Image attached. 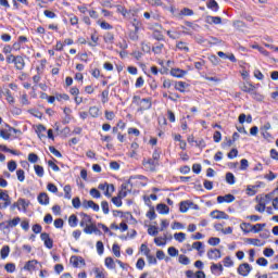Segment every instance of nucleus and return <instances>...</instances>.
<instances>
[{
	"label": "nucleus",
	"instance_id": "f257e3e1",
	"mask_svg": "<svg viewBox=\"0 0 278 278\" xmlns=\"http://www.w3.org/2000/svg\"><path fill=\"white\" fill-rule=\"evenodd\" d=\"M132 105L137 108V114H144L153 108V98H141L140 96L132 97Z\"/></svg>",
	"mask_w": 278,
	"mask_h": 278
},
{
	"label": "nucleus",
	"instance_id": "f03ea898",
	"mask_svg": "<svg viewBox=\"0 0 278 278\" xmlns=\"http://www.w3.org/2000/svg\"><path fill=\"white\" fill-rule=\"evenodd\" d=\"M162 29H164V27L159 23H155L151 28L152 38L154 40H157V42H165L166 41V38L164 37V34H162Z\"/></svg>",
	"mask_w": 278,
	"mask_h": 278
},
{
	"label": "nucleus",
	"instance_id": "7ed1b4c3",
	"mask_svg": "<svg viewBox=\"0 0 278 278\" xmlns=\"http://www.w3.org/2000/svg\"><path fill=\"white\" fill-rule=\"evenodd\" d=\"M0 201L1 210H5L12 205V199L10 198V194H8V191H0Z\"/></svg>",
	"mask_w": 278,
	"mask_h": 278
},
{
	"label": "nucleus",
	"instance_id": "20e7f679",
	"mask_svg": "<svg viewBox=\"0 0 278 278\" xmlns=\"http://www.w3.org/2000/svg\"><path fill=\"white\" fill-rule=\"evenodd\" d=\"M142 165L146 170L150 173H155V169L157 168V166H160V163H156L155 161H153V159H143Z\"/></svg>",
	"mask_w": 278,
	"mask_h": 278
},
{
	"label": "nucleus",
	"instance_id": "39448f33",
	"mask_svg": "<svg viewBox=\"0 0 278 278\" xmlns=\"http://www.w3.org/2000/svg\"><path fill=\"white\" fill-rule=\"evenodd\" d=\"M242 92H247L248 94H252L253 99H257V97H262L260 93L255 91V86L251 83H245L241 87Z\"/></svg>",
	"mask_w": 278,
	"mask_h": 278
},
{
	"label": "nucleus",
	"instance_id": "423d86ee",
	"mask_svg": "<svg viewBox=\"0 0 278 278\" xmlns=\"http://www.w3.org/2000/svg\"><path fill=\"white\" fill-rule=\"evenodd\" d=\"M253 270V267L249 265V263H242L239 265L237 273L241 275V277H249V274Z\"/></svg>",
	"mask_w": 278,
	"mask_h": 278
},
{
	"label": "nucleus",
	"instance_id": "0eeeda50",
	"mask_svg": "<svg viewBox=\"0 0 278 278\" xmlns=\"http://www.w3.org/2000/svg\"><path fill=\"white\" fill-rule=\"evenodd\" d=\"M169 75L176 77V79H184L188 75V71L175 67L170 70Z\"/></svg>",
	"mask_w": 278,
	"mask_h": 278
},
{
	"label": "nucleus",
	"instance_id": "6e6552de",
	"mask_svg": "<svg viewBox=\"0 0 278 278\" xmlns=\"http://www.w3.org/2000/svg\"><path fill=\"white\" fill-rule=\"evenodd\" d=\"M70 264H72L74 268H80V266H86V261L81 256H72Z\"/></svg>",
	"mask_w": 278,
	"mask_h": 278
},
{
	"label": "nucleus",
	"instance_id": "1a4fd4ad",
	"mask_svg": "<svg viewBox=\"0 0 278 278\" xmlns=\"http://www.w3.org/2000/svg\"><path fill=\"white\" fill-rule=\"evenodd\" d=\"M83 207H85V210H93V212H99L100 207L99 204L94 203V201L92 200H85L83 201Z\"/></svg>",
	"mask_w": 278,
	"mask_h": 278
},
{
	"label": "nucleus",
	"instance_id": "9d476101",
	"mask_svg": "<svg viewBox=\"0 0 278 278\" xmlns=\"http://www.w3.org/2000/svg\"><path fill=\"white\" fill-rule=\"evenodd\" d=\"M233 201H236V197L231 193L217 197V203H233Z\"/></svg>",
	"mask_w": 278,
	"mask_h": 278
},
{
	"label": "nucleus",
	"instance_id": "9b49d317",
	"mask_svg": "<svg viewBox=\"0 0 278 278\" xmlns=\"http://www.w3.org/2000/svg\"><path fill=\"white\" fill-rule=\"evenodd\" d=\"M13 64L16 71H23V68H25V59L21 55H16Z\"/></svg>",
	"mask_w": 278,
	"mask_h": 278
},
{
	"label": "nucleus",
	"instance_id": "f8f14e48",
	"mask_svg": "<svg viewBox=\"0 0 278 278\" xmlns=\"http://www.w3.org/2000/svg\"><path fill=\"white\" fill-rule=\"evenodd\" d=\"M84 232L91 235V233H101V230H98L97 225L91 222V224H88L84 227Z\"/></svg>",
	"mask_w": 278,
	"mask_h": 278
},
{
	"label": "nucleus",
	"instance_id": "ddd939ff",
	"mask_svg": "<svg viewBox=\"0 0 278 278\" xmlns=\"http://www.w3.org/2000/svg\"><path fill=\"white\" fill-rule=\"evenodd\" d=\"M174 88L175 90H177L178 92H186V89L188 88V84L186 81H181V80H175L174 81Z\"/></svg>",
	"mask_w": 278,
	"mask_h": 278
},
{
	"label": "nucleus",
	"instance_id": "4468645a",
	"mask_svg": "<svg viewBox=\"0 0 278 278\" xmlns=\"http://www.w3.org/2000/svg\"><path fill=\"white\" fill-rule=\"evenodd\" d=\"M211 217L216 219H224L227 220L229 218V215L223 211H213L211 212Z\"/></svg>",
	"mask_w": 278,
	"mask_h": 278
},
{
	"label": "nucleus",
	"instance_id": "2eb2a0df",
	"mask_svg": "<svg viewBox=\"0 0 278 278\" xmlns=\"http://www.w3.org/2000/svg\"><path fill=\"white\" fill-rule=\"evenodd\" d=\"M207 257H208V260H220V257H222L220 250H218V249L208 250Z\"/></svg>",
	"mask_w": 278,
	"mask_h": 278
},
{
	"label": "nucleus",
	"instance_id": "dca6fc26",
	"mask_svg": "<svg viewBox=\"0 0 278 278\" xmlns=\"http://www.w3.org/2000/svg\"><path fill=\"white\" fill-rule=\"evenodd\" d=\"M81 220H80V227H86L90 224H92V217L86 213H80Z\"/></svg>",
	"mask_w": 278,
	"mask_h": 278
},
{
	"label": "nucleus",
	"instance_id": "f3484780",
	"mask_svg": "<svg viewBox=\"0 0 278 278\" xmlns=\"http://www.w3.org/2000/svg\"><path fill=\"white\" fill-rule=\"evenodd\" d=\"M206 23L208 25H220L223 23V18L220 16H206Z\"/></svg>",
	"mask_w": 278,
	"mask_h": 278
},
{
	"label": "nucleus",
	"instance_id": "a211bd4d",
	"mask_svg": "<svg viewBox=\"0 0 278 278\" xmlns=\"http://www.w3.org/2000/svg\"><path fill=\"white\" fill-rule=\"evenodd\" d=\"M101 109H99V106L93 105L89 108V116L91 118H99V116H101Z\"/></svg>",
	"mask_w": 278,
	"mask_h": 278
},
{
	"label": "nucleus",
	"instance_id": "6ab92c4d",
	"mask_svg": "<svg viewBox=\"0 0 278 278\" xmlns=\"http://www.w3.org/2000/svg\"><path fill=\"white\" fill-rule=\"evenodd\" d=\"M35 131L40 140H42V138H47V136L45 135V131H47V127H45V125H37Z\"/></svg>",
	"mask_w": 278,
	"mask_h": 278
},
{
	"label": "nucleus",
	"instance_id": "aec40b11",
	"mask_svg": "<svg viewBox=\"0 0 278 278\" xmlns=\"http://www.w3.org/2000/svg\"><path fill=\"white\" fill-rule=\"evenodd\" d=\"M115 45L118 47V49H121V51L129 49V43H127V39H125V37H121V40H118Z\"/></svg>",
	"mask_w": 278,
	"mask_h": 278
},
{
	"label": "nucleus",
	"instance_id": "412c9836",
	"mask_svg": "<svg viewBox=\"0 0 278 278\" xmlns=\"http://www.w3.org/2000/svg\"><path fill=\"white\" fill-rule=\"evenodd\" d=\"M162 51H164V43L162 42H157L152 47L154 55H161Z\"/></svg>",
	"mask_w": 278,
	"mask_h": 278
},
{
	"label": "nucleus",
	"instance_id": "4be33fe9",
	"mask_svg": "<svg viewBox=\"0 0 278 278\" xmlns=\"http://www.w3.org/2000/svg\"><path fill=\"white\" fill-rule=\"evenodd\" d=\"M101 103L105 105V103H109L110 101V89H104L101 94Z\"/></svg>",
	"mask_w": 278,
	"mask_h": 278
},
{
	"label": "nucleus",
	"instance_id": "5701e85b",
	"mask_svg": "<svg viewBox=\"0 0 278 278\" xmlns=\"http://www.w3.org/2000/svg\"><path fill=\"white\" fill-rule=\"evenodd\" d=\"M253 123V116L242 113L239 115V123L240 125H244V123Z\"/></svg>",
	"mask_w": 278,
	"mask_h": 278
},
{
	"label": "nucleus",
	"instance_id": "b1692460",
	"mask_svg": "<svg viewBox=\"0 0 278 278\" xmlns=\"http://www.w3.org/2000/svg\"><path fill=\"white\" fill-rule=\"evenodd\" d=\"M103 40L106 45H114V33H105L103 36Z\"/></svg>",
	"mask_w": 278,
	"mask_h": 278
},
{
	"label": "nucleus",
	"instance_id": "393cba45",
	"mask_svg": "<svg viewBox=\"0 0 278 278\" xmlns=\"http://www.w3.org/2000/svg\"><path fill=\"white\" fill-rule=\"evenodd\" d=\"M176 48L178 49V51H185V53L190 52V48L188 47V43H186L184 41H178L176 43Z\"/></svg>",
	"mask_w": 278,
	"mask_h": 278
},
{
	"label": "nucleus",
	"instance_id": "a878e982",
	"mask_svg": "<svg viewBox=\"0 0 278 278\" xmlns=\"http://www.w3.org/2000/svg\"><path fill=\"white\" fill-rule=\"evenodd\" d=\"M38 202L40 205H49V195L47 193H40L38 195Z\"/></svg>",
	"mask_w": 278,
	"mask_h": 278
},
{
	"label": "nucleus",
	"instance_id": "bb28decb",
	"mask_svg": "<svg viewBox=\"0 0 278 278\" xmlns=\"http://www.w3.org/2000/svg\"><path fill=\"white\" fill-rule=\"evenodd\" d=\"M67 16L70 18V25H72V27H76V25H79V17H77V15L70 13Z\"/></svg>",
	"mask_w": 278,
	"mask_h": 278
},
{
	"label": "nucleus",
	"instance_id": "cd10ccee",
	"mask_svg": "<svg viewBox=\"0 0 278 278\" xmlns=\"http://www.w3.org/2000/svg\"><path fill=\"white\" fill-rule=\"evenodd\" d=\"M119 13L122 16H124V18H131V16H134V11L127 10L123 7L119 9Z\"/></svg>",
	"mask_w": 278,
	"mask_h": 278
},
{
	"label": "nucleus",
	"instance_id": "c85d7f7f",
	"mask_svg": "<svg viewBox=\"0 0 278 278\" xmlns=\"http://www.w3.org/2000/svg\"><path fill=\"white\" fill-rule=\"evenodd\" d=\"M37 264H38V261L36 260L28 261L24 266V270H34Z\"/></svg>",
	"mask_w": 278,
	"mask_h": 278
},
{
	"label": "nucleus",
	"instance_id": "c756f323",
	"mask_svg": "<svg viewBox=\"0 0 278 278\" xmlns=\"http://www.w3.org/2000/svg\"><path fill=\"white\" fill-rule=\"evenodd\" d=\"M43 16H46V18H49L50 21L58 18V14L51 10H45Z\"/></svg>",
	"mask_w": 278,
	"mask_h": 278
},
{
	"label": "nucleus",
	"instance_id": "7c9ffc66",
	"mask_svg": "<svg viewBox=\"0 0 278 278\" xmlns=\"http://www.w3.org/2000/svg\"><path fill=\"white\" fill-rule=\"evenodd\" d=\"M104 264L106 268H110L111 270H114V268H116V263H114V258L112 257H106Z\"/></svg>",
	"mask_w": 278,
	"mask_h": 278
},
{
	"label": "nucleus",
	"instance_id": "2f4dec72",
	"mask_svg": "<svg viewBox=\"0 0 278 278\" xmlns=\"http://www.w3.org/2000/svg\"><path fill=\"white\" fill-rule=\"evenodd\" d=\"M55 99L61 103V101H71V97L67 93H55Z\"/></svg>",
	"mask_w": 278,
	"mask_h": 278
},
{
	"label": "nucleus",
	"instance_id": "473e14b6",
	"mask_svg": "<svg viewBox=\"0 0 278 278\" xmlns=\"http://www.w3.org/2000/svg\"><path fill=\"white\" fill-rule=\"evenodd\" d=\"M242 231H244V233H251V231H253V225L249 224V223H242L240 225Z\"/></svg>",
	"mask_w": 278,
	"mask_h": 278
},
{
	"label": "nucleus",
	"instance_id": "72a5a7b5",
	"mask_svg": "<svg viewBox=\"0 0 278 278\" xmlns=\"http://www.w3.org/2000/svg\"><path fill=\"white\" fill-rule=\"evenodd\" d=\"M208 10H212L213 12H218V2L216 0H210L208 3L206 4Z\"/></svg>",
	"mask_w": 278,
	"mask_h": 278
},
{
	"label": "nucleus",
	"instance_id": "f704fd0d",
	"mask_svg": "<svg viewBox=\"0 0 278 278\" xmlns=\"http://www.w3.org/2000/svg\"><path fill=\"white\" fill-rule=\"evenodd\" d=\"M173 86H175V80H172L169 78H164L163 79V85H162V88H165V89H169V88H173Z\"/></svg>",
	"mask_w": 278,
	"mask_h": 278
},
{
	"label": "nucleus",
	"instance_id": "c9c22d12",
	"mask_svg": "<svg viewBox=\"0 0 278 278\" xmlns=\"http://www.w3.org/2000/svg\"><path fill=\"white\" fill-rule=\"evenodd\" d=\"M154 244H156V247H166V236L154 238Z\"/></svg>",
	"mask_w": 278,
	"mask_h": 278
},
{
	"label": "nucleus",
	"instance_id": "e433bc0d",
	"mask_svg": "<svg viewBox=\"0 0 278 278\" xmlns=\"http://www.w3.org/2000/svg\"><path fill=\"white\" fill-rule=\"evenodd\" d=\"M161 155H162V150H160V148H156V149H154V151L152 153V160L160 164Z\"/></svg>",
	"mask_w": 278,
	"mask_h": 278
},
{
	"label": "nucleus",
	"instance_id": "4c0bfd02",
	"mask_svg": "<svg viewBox=\"0 0 278 278\" xmlns=\"http://www.w3.org/2000/svg\"><path fill=\"white\" fill-rule=\"evenodd\" d=\"M156 210L159 214H168L170 208H168V205L166 204H157Z\"/></svg>",
	"mask_w": 278,
	"mask_h": 278
},
{
	"label": "nucleus",
	"instance_id": "58836bf2",
	"mask_svg": "<svg viewBox=\"0 0 278 278\" xmlns=\"http://www.w3.org/2000/svg\"><path fill=\"white\" fill-rule=\"evenodd\" d=\"M190 205H192V202L190 201L180 202V212L182 213L188 212V210H190Z\"/></svg>",
	"mask_w": 278,
	"mask_h": 278
},
{
	"label": "nucleus",
	"instance_id": "ea45409f",
	"mask_svg": "<svg viewBox=\"0 0 278 278\" xmlns=\"http://www.w3.org/2000/svg\"><path fill=\"white\" fill-rule=\"evenodd\" d=\"M216 270H219V273H223V270H224L223 264H220V263H218V264L213 263L211 265V271L213 273V275H216Z\"/></svg>",
	"mask_w": 278,
	"mask_h": 278
},
{
	"label": "nucleus",
	"instance_id": "a19ab883",
	"mask_svg": "<svg viewBox=\"0 0 278 278\" xmlns=\"http://www.w3.org/2000/svg\"><path fill=\"white\" fill-rule=\"evenodd\" d=\"M166 34L170 40H177V38L181 36V34H179L177 30H167Z\"/></svg>",
	"mask_w": 278,
	"mask_h": 278
},
{
	"label": "nucleus",
	"instance_id": "79ce46f5",
	"mask_svg": "<svg viewBox=\"0 0 278 278\" xmlns=\"http://www.w3.org/2000/svg\"><path fill=\"white\" fill-rule=\"evenodd\" d=\"M0 255H1L2 260H5V257H8L10 255V245L2 247V249L0 251Z\"/></svg>",
	"mask_w": 278,
	"mask_h": 278
},
{
	"label": "nucleus",
	"instance_id": "37998d69",
	"mask_svg": "<svg viewBox=\"0 0 278 278\" xmlns=\"http://www.w3.org/2000/svg\"><path fill=\"white\" fill-rule=\"evenodd\" d=\"M38 160H40L38 154H36L34 152L28 154V162H30V164H38Z\"/></svg>",
	"mask_w": 278,
	"mask_h": 278
},
{
	"label": "nucleus",
	"instance_id": "c03bdc74",
	"mask_svg": "<svg viewBox=\"0 0 278 278\" xmlns=\"http://www.w3.org/2000/svg\"><path fill=\"white\" fill-rule=\"evenodd\" d=\"M179 264H182L184 266H188L190 264V258L184 254H180L178 257Z\"/></svg>",
	"mask_w": 278,
	"mask_h": 278
},
{
	"label": "nucleus",
	"instance_id": "a18cd8bd",
	"mask_svg": "<svg viewBox=\"0 0 278 278\" xmlns=\"http://www.w3.org/2000/svg\"><path fill=\"white\" fill-rule=\"evenodd\" d=\"M180 16H194V11H192L191 9L188 8H184L180 13Z\"/></svg>",
	"mask_w": 278,
	"mask_h": 278
},
{
	"label": "nucleus",
	"instance_id": "49530a36",
	"mask_svg": "<svg viewBox=\"0 0 278 278\" xmlns=\"http://www.w3.org/2000/svg\"><path fill=\"white\" fill-rule=\"evenodd\" d=\"M98 25H100L101 29H105V30L114 29V26H112V24L108 22L98 21Z\"/></svg>",
	"mask_w": 278,
	"mask_h": 278
},
{
	"label": "nucleus",
	"instance_id": "de8ad7c7",
	"mask_svg": "<svg viewBox=\"0 0 278 278\" xmlns=\"http://www.w3.org/2000/svg\"><path fill=\"white\" fill-rule=\"evenodd\" d=\"M12 137V134L5 129H0V138H2V140H10V138Z\"/></svg>",
	"mask_w": 278,
	"mask_h": 278
},
{
	"label": "nucleus",
	"instance_id": "09e8293b",
	"mask_svg": "<svg viewBox=\"0 0 278 278\" xmlns=\"http://www.w3.org/2000/svg\"><path fill=\"white\" fill-rule=\"evenodd\" d=\"M5 97L8 103H10L11 105L15 103L16 100L14 99V96H12V91H10V89H7Z\"/></svg>",
	"mask_w": 278,
	"mask_h": 278
},
{
	"label": "nucleus",
	"instance_id": "8fccbe9b",
	"mask_svg": "<svg viewBox=\"0 0 278 278\" xmlns=\"http://www.w3.org/2000/svg\"><path fill=\"white\" fill-rule=\"evenodd\" d=\"M248 242L253 244V247H264L266 244V242H262L260 239H248Z\"/></svg>",
	"mask_w": 278,
	"mask_h": 278
},
{
	"label": "nucleus",
	"instance_id": "3c124183",
	"mask_svg": "<svg viewBox=\"0 0 278 278\" xmlns=\"http://www.w3.org/2000/svg\"><path fill=\"white\" fill-rule=\"evenodd\" d=\"M149 5L152 8H161V5H164V2L162 0H147Z\"/></svg>",
	"mask_w": 278,
	"mask_h": 278
},
{
	"label": "nucleus",
	"instance_id": "603ef678",
	"mask_svg": "<svg viewBox=\"0 0 278 278\" xmlns=\"http://www.w3.org/2000/svg\"><path fill=\"white\" fill-rule=\"evenodd\" d=\"M77 223H78L77 216L75 214L71 215L68 218L70 227H77Z\"/></svg>",
	"mask_w": 278,
	"mask_h": 278
},
{
	"label": "nucleus",
	"instance_id": "864d4df0",
	"mask_svg": "<svg viewBox=\"0 0 278 278\" xmlns=\"http://www.w3.org/2000/svg\"><path fill=\"white\" fill-rule=\"evenodd\" d=\"M167 253L170 255V257H177V255H179V250H177L175 247H169Z\"/></svg>",
	"mask_w": 278,
	"mask_h": 278
},
{
	"label": "nucleus",
	"instance_id": "5fc2aeb1",
	"mask_svg": "<svg viewBox=\"0 0 278 278\" xmlns=\"http://www.w3.org/2000/svg\"><path fill=\"white\" fill-rule=\"evenodd\" d=\"M138 31H139V30L135 29V30H132V31H130V33L128 34V37H129L130 40H132L134 42L138 41L139 38H140V37L138 36Z\"/></svg>",
	"mask_w": 278,
	"mask_h": 278
},
{
	"label": "nucleus",
	"instance_id": "6e6d98bb",
	"mask_svg": "<svg viewBox=\"0 0 278 278\" xmlns=\"http://www.w3.org/2000/svg\"><path fill=\"white\" fill-rule=\"evenodd\" d=\"M66 43L62 42V40H58L54 46V51H64Z\"/></svg>",
	"mask_w": 278,
	"mask_h": 278
},
{
	"label": "nucleus",
	"instance_id": "4d7b16f0",
	"mask_svg": "<svg viewBox=\"0 0 278 278\" xmlns=\"http://www.w3.org/2000/svg\"><path fill=\"white\" fill-rule=\"evenodd\" d=\"M174 239L177 240V242H184V240H186V233H184V232H176L174 235Z\"/></svg>",
	"mask_w": 278,
	"mask_h": 278
},
{
	"label": "nucleus",
	"instance_id": "13d9d810",
	"mask_svg": "<svg viewBox=\"0 0 278 278\" xmlns=\"http://www.w3.org/2000/svg\"><path fill=\"white\" fill-rule=\"evenodd\" d=\"M261 135L264 138V140H267L268 142L273 140V135L268 132V130H261Z\"/></svg>",
	"mask_w": 278,
	"mask_h": 278
},
{
	"label": "nucleus",
	"instance_id": "bf43d9fd",
	"mask_svg": "<svg viewBox=\"0 0 278 278\" xmlns=\"http://www.w3.org/2000/svg\"><path fill=\"white\" fill-rule=\"evenodd\" d=\"M104 117L106 121H114L116 118V114L113 111H104Z\"/></svg>",
	"mask_w": 278,
	"mask_h": 278
},
{
	"label": "nucleus",
	"instance_id": "052dcab7",
	"mask_svg": "<svg viewBox=\"0 0 278 278\" xmlns=\"http://www.w3.org/2000/svg\"><path fill=\"white\" fill-rule=\"evenodd\" d=\"M112 251L115 255V257H121V245L115 243L113 244Z\"/></svg>",
	"mask_w": 278,
	"mask_h": 278
},
{
	"label": "nucleus",
	"instance_id": "680f3d73",
	"mask_svg": "<svg viewBox=\"0 0 278 278\" xmlns=\"http://www.w3.org/2000/svg\"><path fill=\"white\" fill-rule=\"evenodd\" d=\"M4 270H7V273H14V270H16V265L14 263H8L4 266Z\"/></svg>",
	"mask_w": 278,
	"mask_h": 278
},
{
	"label": "nucleus",
	"instance_id": "e2e57ef3",
	"mask_svg": "<svg viewBox=\"0 0 278 278\" xmlns=\"http://www.w3.org/2000/svg\"><path fill=\"white\" fill-rule=\"evenodd\" d=\"M49 151H50V153H52V155H54V157H62V153L59 152V150L55 149V147L50 146Z\"/></svg>",
	"mask_w": 278,
	"mask_h": 278
},
{
	"label": "nucleus",
	"instance_id": "0e129e2a",
	"mask_svg": "<svg viewBox=\"0 0 278 278\" xmlns=\"http://www.w3.org/2000/svg\"><path fill=\"white\" fill-rule=\"evenodd\" d=\"M21 223V217H15L8 222L9 227H16Z\"/></svg>",
	"mask_w": 278,
	"mask_h": 278
},
{
	"label": "nucleus",
	"instance_id": "69168bd1",
	"mask_svg": "<svg viewBox=\"0 0 278 278\" xmlns=\"http://www.w3.org/2000/svg\"><path fill=\"white\" fill-rule=\"evenodd\" d=\"M144 86V78L142 76L138 77L135 83V88H142Z\"/></svg>",
	"mask_w": 278,
	"mask_h": 278
},
{
	"label": "nucleus",
	"instance_id": "338daca9",
	"mask_svg": "<svg viewBox=\"0 0 278 278\" xmlns=\"http://www.w3.org/2000/svg\"><path fill=\"white\" fill-rule=\"evenodd\" d=\"M148 233L149 236H157L159 231H157V227L155 226H150L148 228Z\"/></svg>",
	"mask_w": 278,
	"mask_h": 278
},
{
	"label": "nucleus",
	"instance_id": "774afa93",
	"mask_svg": "<svg viewBox=\"0 0 278 278\" xmlns=\"http://www.w3.org/2000/svg\"><path fill=\"white\" fill-rule=\"evenodd\" d=\"M167 118L169 123H175V121H177V118L175 117V113L172 110L167 111Z\"/></svg>",
	"mask_w": 278,
	"mask_h": 278
}]
</instances>
